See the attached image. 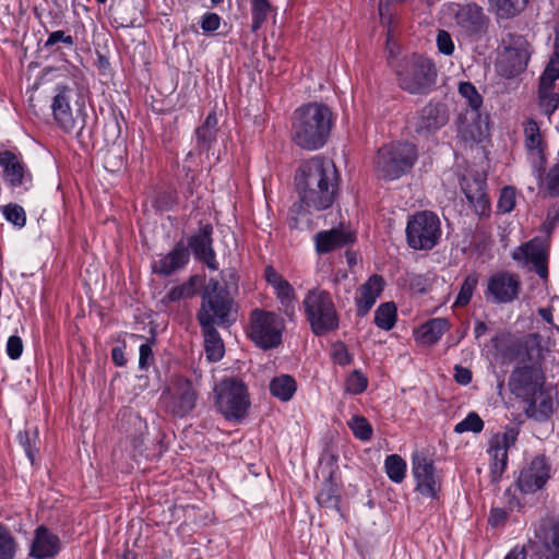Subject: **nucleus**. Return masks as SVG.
<instances>
[{"mask_svg":"<svg viewBox=\"0 0 559 559\" xmlns=\"http://www.w3.org/2000/svg\"><path fill=\"white\" fill-rule=\"evenodd\" d=\"M338 171L330 158L316 156L302 163L296 177L301 202L309 209L330 207L338 186Z\"/></svg>","mask_w":559,"mask_h":559,"instance_id":"f257e3e1","label":"nucleus"},{"mask_svg":"<svg viewBox=\"0 0 559 559\" xmlns=\"http://www.w3.org/2000/svg\"><path fill=\"white\" fill-rule=\"evenodd\" d=\"M334 115L323 103L312 102L297 108L292 117V140L302 150H319L326 143Z\"/></svg>","mask_w":559,"mask_h":559,"instance_id":"f03ea898","label":"nucleus"},{"mask_svg":"<svg viewBox=\"0 0 559 559\" xmlns=\"http://www.w3.org/2000/svg\"><path fill=\"white\" fill-rule=\"evenodd\" d=\"M417 157V147L413 143L392 142L378 150L374 170L384 180H395L413 168Z\"/></svg>","mask_w":559,"mask_h":559,"instance_id":"7ed1b4c3","label":"nucleus"},{"mask_svg":"<svg viewBox=\"0 0 559 559\" xmlns=\"http://www.w3.org/2000/svg\"><path fill=\"white\" fill-rule=\"evenodd\" d=\"M216 406L227 420L243 418L250 402L245 384L234 378L224 379L214 388Z\"/></svg>","mask_w":559,"mask_h":559,"instance_id":"20e7f679","label":"nucleus"},{"mask_svg":"<svg viewBox=\"0 0 559 559\" xmlns=\"http://www.w3.org/2000/svg\"><path fill=\"white\" fill-rule=\"evenodd\" d=\"M441 237V223L431 211H420L408 218L406 241L412 249L431 250Z\"/></svg>","mask_w":559,"mask_h":559,"instance_id":"39448f33","label":"nucleus"},{"mask_svg":"<svg viewBox=\"0 0 559 559\" xmlns=\"http://www.w3.org/2000/svg\"><path fill=\"white\" fill-rule=\"evenodd\" d=\"M400 86L411 94H425L436 83L437 71L430 59L413 56L397 72Z\"/></svg>","mask_w":559,"mask_h":559,"instance_id":"423d86ee","label":"nucleus"},{"mask_svg":"<svg viewBox=\"0 0 559 559\" xmlns=\"http://www.w3.org/2000/svg\"><path fill=\"white\" fill-rule=\"evenodd\" d=\"M56 95L51 104L53 117L58 124L67 133L80 134L85 127V112L83 106H79L73 112L70 107V99L73 91L63 85L56 87Z\"/></svg>","mask_w":559,"mask_h":559,"instance_id":"0eeeda50","label":"nucleus"},{"mask_svg":"<svg viewBox=\"0 0 559 559\" xmlns=\"http://www.w3.org/2000/svg\"><path fill=\"white\" fill-rule=\"evenodd\" d=\"M552 475V465L545 455H536L520 469L516 487L524 495L542 490Z\"/></svg>","mask_w":559,"mask_h":559,"instance_id":"6e6552de","label":"nucleus"},{"mask_svg":"<svg viewBox=\"0 0 559 559\" xmlns=\"http://www.w3.org/2000/svg\"><path fill=\"white\" fill-rule=\"evenodd\" d=\"M459 93L471 108L462 116L459 128L460 134L466 142H478L483 136L480 123L471 124L469 121L475 122L480 118L479 108L483 105V97L471 82L460 83Z\"/></svg>","mask_w":559,"mask_h":559,"instance_id":"1a4fd4ad","label":"nucleus"},{"mask_svg":"<svg viewBox=\"0 0 559 559\" xmlns=\"http://www.w3.org/2000/svg\"><path fill=\"white\" fill-rule=\"evenodd\" d=\"M412 474L416 490L426 498L435 499L441 489V475L436 469L433 461L426 454L415 452L412 456Z\"/></svg>","mask_w":559,"mask_h":559,"instance_id":"9d476101","label":"nucleus"},{"mask_svg":"<svg viewBox=\"0 0 559 559\" xmlns=\"http://www.w3.org/2000/svg\"><path fill=\"white\" fill-rule=\"evenodd\" d=\"M197 396L191 381L183 378L176 379L173 388L162 394L167 411L177 417H183L194 408Z\"/></svg>","mask_w":559,"mask_h":559,"instance_id":"9b49d317","label":"nucleus"},{"mask_svg":"<svg viewBox=\"0 0 559 559\" xmlns=\"http://www.w3.org/2000/svg\"><path fill=\"white\" fill-rule=\"evenodd\" d=\"M528 59L527 41L523 37L518 36L510 46L504 48L497 67L501 75L514 78L526 69Z\"/></svg>","mask_w":559,"mask_h":559,"instance_id":"f8f14e48","label":"nucleus"},{"mask_svg":"<svg viewBox=\"0 0 559 559\" xmlns=\"http://www.w3.org/2000/svg\"><path fill=\"white\" fill-rule=\"evenodd\" d=\"M283 328L275 317H252L248 333L259 347L267 349L281 343Z\"/></svg>","mask_w":559,"mask_h":559,"instance_id":"ddd939ff","label":"nucleus"},{"mask_svg":"<svg viewBox=\"0 0 559 559\" xmlns=\"http://www.w3.org/2000/svg\"><path fill=\"white\" fill-rule=\"evenodd\" d=\"M513 259L523 262L530 270L535 271L543 280L548 277V247L544 240L534 238L516 251L513 252Z\"/></svg>","mask_w":559,"mask_h":559,"instance_id":"4468645a","label":"nucleus"},{"mask_svg":"<svg viewBox=\"0 0 559 559\" xmlns=\"http://www.w3.org/2000/svg\"><path fill=\"white\" fill-rule=\"evenodd\" d=\"M449 121L447 106L441 103H428L415 117L414 130L417 134L428 136Z\"/></svg>","mask_w":559,"mask_h":559,"instance_id":"2eb2a0df","label":"nucleus"},{"mask_svg":"<svg viewBox=\"0 0 559 559\" xmlns=\"http://www.w3.org/2000/svg\"><path fill=\"white\" fill-rule=\"evenodd\" d=\"M229 317H199L204 336V348L210 361H218L225 354L224 342L216 330V325L230 323Z\"/></svg>","mask_w":559,"mask_h":559,"instance_id":"dca6fc26","label":"nucleus"},{"mask_svg":"<svg viewBox=\"0 0 559 559\" xmlns=\"http://www.w3.org/2000/svg\"><path fill=\"white\" fill-rule=\"evenodd\" d=\"M520 289L519 277L508 272H498L488 280L486 297L495 302L504 304L514 300Z\"/></svg>","mask_w":559,"mask_h":559,"instance_id":"f3484780","label":"nucleus"},{"mask_svg":"<svg viewBox=\"0 0 559 559\" xmlns=\"http://www.w3.org/2000/svg\"><path fill=\"white\" fill-rule=\"evenodd\" d=\"M523 399L527 403L525 408L527 417L539 423L547 421L558 405L556 393L551 389H545L544 386Z\"/></svg>","mask_w":559,"mask_h":559,"instance_id":"a211bd4d","label":"nucleus"},{"mask_svg":"<svg viewBox=\"0 0 559 559\" xmlns=\"http://www.w3.org/2000/svg\"><path fill=\"white\" fill-rule=\"evenodd\" d=\"M544 377L536 367H522L513 370L509 385L511 391L519 397H527L533 392L543 388Z\"/></svg>","mask_w":559,"mask_h":559,"instance_id":"6ab92c4d","label":"nucleus"},{"mask_svg":"<svg viewBox=\"0 0 559 559\" xmlns=\"http://www.w3.org/2000/svg\"><path fill=\"white\" fill-rule=\"evenodd\" d=\"M455 22L468 36L480 35L487 27V17L476 3L459 5L455 12Z\"/></svg>","mask_w":559,"mask_h":559,"instance_id":"aec40b11","label":"nucleus"},{"mask_svg":"<svg viewBox=\"0 0 559 559\" xmlns=\"http://www.w3.org/2000/svg\"><path fill=\"white\" fill-rule=\"evenodd\" d=\"M525 145L530 152L535 176L542 180L545 171L546 158L544 156V144L537 122L528 119L524 126Z\"/></svg>","mask_w":559,"mask_h":559,"instance_id":"412c9836","label":"nucleus"},{"mask_svg":"<svg viewBox=\"0 0 559 559\" xmlns=\"http://www.w3.org/2000/svg\"><path fill=\"white\" fill-rule=\"evenodd\" d=\"M202 308L213 314H229L234 311V301L218 281L211 280L203 295Z\"/></svg>","mask_w":559,"mask_h":559,"instance_id":"4be33fe9","label":"nucleus"},{"mask_svg":"<svg viewBox=\"0 0 559 559\" xmlns=\"http://www.w3.org/2000/svg\"><path fill=\"white\" fill-rule=\"evenodd\" d=\"M212 233L211 225L203 226L198 234L189 239V247L191 248L194 257L206 264L211 270H217L215 252L212 248Z\"/></svg>","mask_w":559,"mask_h":559,"instance_id":"5701e85b","label":"nucleus"},{"mask_svg":"<svg viewBox=\"0 0 559 559\" xmlns=\"http://www.w3.org/2000/svg\"><path fill=\"white\" fill-rule=\"evenodd\" d=\"M189 257L188 248L182 242H179L170 252L153 263V272L162 276H169L183 269L189 261Z\"/></svg>","mask_w":559,"mask_h":559,"instance_id":"b1692460","label":"nucleus"},{"mask_svg":"<svg viewBox=\"0 0 559 559\" xmlns=\"http://www.w3.org/2000/svg\"><path fill=\"white\" fill-rule=\"evenodd\" d=\"M461 186L475 212L478 215L485 214L489 209L485 179L480 176L464 177Z\"/></svg>","mask_w":559,"mask_h":559,"instance_id":"393cba45","label":"nucleus"},{"mask_svg":"<svg viewBox=\"0 0 559 559\" xmlns=\"http://www.w3.org/2000/svg\"><path fill=\"white\" fill-rule=\"evenodd\" d=\"M0 166L3 168L4 179L11 187H21L31 181V174L13 152L4 151L0 153Z\"/></svg>","mask_w":559,"mask_h":559,"instance_id":"a878e982","label":"nucleus"},{"mask_svg":"<svg viewBox=\"0 0 559 559\" xmlns=\"http://www.w3.org/2000/svg\"><path fill=\"white\" fill-rule=\"evenodd\" d=\"M266 283L272 287L280 304L286 311L293 310L296 300L295 289L273 266L267 265L264 270Z\"/></svg>","mask_w":559,"mask_h":559,"instance_id":"bb28decb","label":"nucleus"},{"mask_svg":"<svg viewBox=\"0 0 559 559\" xmlns=\"http://www.w3.org/2000/svg\"><path fill=\"white\" fill-rule=\"evenodd\" d=\"M355 239V234L349 229L332 228L316 235V249L319 253H328L353 243Z\"/></svg>","mask_w":559,"mask_h":559,"instance_id":"cd10ccee","label":"nucleus"},{"mask_svg":"<svg viewBox=\"0 0 559 559\" xmlns=\"http://www.w3.org/2000/svg\"><path fill=\"white\" fill-rule=\"evenodd\" d=\"M59 537L45 526L37 527L31 547V556L36 559L52 558L59 552Z\"/></svg>","mask_w":559,"mask_h":559,"instance_id":"c85d7f7f","label":"nucleus"},{"mask_svg":"<svg viewBox=\"0 0 559 559\" xmlns=\"http://www.w3.org/2000/svg\"><path fill=\"white\" fill-rule=\"evenodd\" d=\"M302 305L306 314H335L331 294L318 287L308 290Z\"/></svg>","mask_w":559,"mask_h":559,"instance_id":"c756f323","label":"nucleus"},{"mask_svg":"<svg viewBox=\"0 0 559 559\" xmlns=\"http://www.w3.org/2000/svg\"><path fill=\"white\" fill-rule=\"evenodd\" d=\"M384 281L380 275H372L362 284L356 296L359 312H368L383 290Z\"/></svg>","mask_w":559,"mask_h":559,"instance_id":"7c9ffc66","label":"nucleus"},{"mask_svg":"<svg viewBox=\"0 0 559 559\" xmlns=\"http://www.w3.org/2000/svg\"><path fill=\"white\" fill-rule=\"evenodd\" d=\"M495 357L502 364H508L520 357L522 353V343L519 338L510 334H501L493 340Z\"/></svg>","mask_w":559,"mask_h":559,"instance_id":"2f4dec72","label":"nucleus"},{"mask_svg":"<svg viewBox=\"0 0 559 559\" xmlns=\"http://www.w3.org/2000/svg\"><path fill=\"white\" fill-rule=\"evenodd\" d=\"M447 328L448 321L444 318H433L416 331V340L423 345H432L441 337Z\"/></svg>","mask_w":559,"mask_h":559,"instance_id":"473e14b6","label":"nucleus"},{"mask_svg":"<svg viewBox=\"0 0 559 559\" xmlns=\"http://www.w3.org/2000/svg\"><path fill=\"white\" fill-rule=\"evenodd\" d=\"M218 118L210 112L203 124L195 130L197 144L203 151H209L216 142Z\"/></svg>","mask_w":559,"mask_h":559,"instance_id":"72a5a7b5","label":"nucleus"},{"mask_svg":"<svg viewBox=\"0 0 559 559\" xmlns=\"http://www.w3.org/2000/svg\"><path fill=\"white\" fill-rule=\"evenodd\" d=\"M296 389V381L289 374H281L272 379L270 382V391L272 395L282 402L292 400Z\"/></svg>","mask_w":559,"mask_h":559,"instance_id":"f704fd0d","label":"nucleus"},{"mask_svg":"<svg viewBox=\"0 0 559 559\" xmlns=\"http://www.w3.org/2000/svg\"><path fill=\"white\" fill-rule=\"evenodd\" d=\"M508 451L490 441L488 454L491 459L490 469L493 480H499L508 465Z\"/></svg>","mask_w":559,"mask_h":559,"instance_id":"c9c22d12","label":"nucleus"},{"mask_svg":"<svg viewBox=\"0 0 559 559\" xmlns=\"http://www.w3.org/2000/svg\"><path fill=\"white\" fill-rule=\"evenodd\" d=\"M406 462L397 454L386 456L384 461V469L390 480L401 484L406 474Z\"/></svg>","mask_w":559,"mask_h":559,"instance_id":"e433bc0d","label":"nucleus"},{"mask_svg":"<svg viewBox=\"0 0 559 559\" xmlns=\"http://www.w3.org/2000/svg\"><path fill=\"white\" fill-rule=\"evenodd\" d=\"M530 0H489L500 17L509 19L521 13Z\"/></svg>","mask_w":559,"mask_h":559,"instance_id":"4c0bfd02","label":"nucleus"},{"mask_svg":"<svg viewBox=\"0 0 559 559\" xmlns=\"http://www.w3.org/2000/svg\"><path fill=\"white\" fill-rule=\"evenodd\" d=\"M197 277L191 276L187 282L173 287L165 296L164 300L169 302L188 299L197 294Z\"/></svg>","mask_w":559,"mask_h":559,"instance_id":"58836bf2","label":"nucleus"},{"mask_svg":"<svg viewBox=\"0 0 559 559\" xmlns=\"http://www.w3.org/2000/svg\"><path fill=\"white\" fill-rule=\"evenodd\" d=\"M478 284V274L472 273L465 277L461 285V289L454 300L453 307H464L469 301Z\"/></svg>","mask_w":559,"mask_h":559,"instance_id":"ea45409f","label":"nucleus"},{"mask_svg":"<svg viewBox=\"0 0 559 559\" xmlns=\"http://www.w3.org/2000/svg\"><path fill=\"white\" fill-rule=\"evenodd\" d=\"M538 104L543 114L550 117L559 107V93L556 88H538Z\"/></svg>","mask_w":559,"mask_h":559,"instance_id":"a19ab883","label":"nucleus"},{"mask_svg":"<svg viewBox=\"0 0 559 559\" xmlns=\"http://www.w3.org/2000/svg\"><path fill=\"white\" fill-rule=\"evenodd\" d=\"M336 491V486L331 479L324 480L317 495L318 503L325 508H336L338 503Z\"/></svg>","mask_w":559,"mask_h":559,"instance_id":"79ce46f5","label":"nucleus"},{"mask_svg":"<svg viewBox=\"0 0 559 559\" xmlns=\"http://www.w3.org/2000/svg\"><path fill=\"white\" fill-rule=\"evenodd\" d=\"M484 429V421L475 412H471L467 416L459 421L454 427L455 433L473 432L479 433Z\"/></svg>","mask_w":559,"mask_h":559,"instance_id":"37998d69","label":"nucleus"},{"mask_svg":"<svg viewBox=\"0 0 559 559\" xmlns=\"http://www.w3.org/2000/svg\"><path fill=\"white\" fill-rule=\"evenodd\" d=\"M314 334L323 335L338 328V317H308Z\"/></svg>","mask_w":559,"mask_h":559,"instance_id":"c03bdc74","label":"nucleus"},{"mask_svg":"<svg viewBox=\"0 0 559 559\" xmlns=\"http://www.w3.org/2000/svg\"><path fill=\"white\" fill-rule=\"evenodd\" d=\"M271 5L267 0H252V29L257 31L269 16Z\"/></svg>","mask_w":559,"mask_h":559,"instance_id":"a18cd8bd","label":"nucleus"},{"mask_svg":"<svg viewBox=\"0 0 559 559\" xmlns=\"http://www.w3.org/2000/svg\"><path fill=\"white\" fill-rule=\"evenodd\" d=\"M559 79V63L549 61L539 78L538 88H556V82Z\"/></svg>","mask_w":559,"mask_h":559,"instance_id":"49530a36","label":"nucleus"},{"mask_svg":"<svg viewBox=\"0 0 559 559\" xmlns=\"http://www.w3.org/2000/svg\"><path fill=\"white\" fill-rule=\"evenodd\" d=\"M354 436L359 440L367 441L372 436V428L368 420L360 416H354L348 423Z\"/></svg>","mask_w":559,"mask_h":559,"instance_id":"de8ad7c7","label":"nucleus"},{"mask_svg":"<svg viewBox=\"0 0 559 559\" xmlns=\"http://www.w3.org/2000/svg\"><path fill=\"white\" fill-rule=\"evenodd\" d=\"M2 214L5 219L17 227H23L26 223V215L24 209L14 203H10L2 207Z\"/></svg>","mask_w":559,"mask_h":559,"instance_id":"09e8293b","label":"nucleus"},{"mask_svg":"<svg viewBox=\"0 0 559 559\" xmlns=\"http://www.w3.org/2000/svg\"><path fill=\"white\" fill-rule=\"evenodd\" d=\"M346 391L352 394L362 393L368 385L367 377L359 370H354L346 379Z\"/></svg>","mask_w":559,"mask_h":559,"instance_id":"8fccbe9b","label":"nucleus"},{"mask_svg":"<svg viewBox=\"0 0 559 559\" xmlns=\"http://www.w3.org/2000/svg\"><path fill=\"white\" fill-rule=\"evenodd\" d=\"M516 193L513 187H504L499 195L497 209L500 213H510L515 206Z\"/></svg>","mask_w":559,"mask_h":559,"instance_id":"3c124183","label":"nucleus"},{"mask_svg":"<svg viewBox=\"0 0 559 559\" xmlns=\"http://www.w3.org/2000/svg\"><path fill=\"white\" fill-rule=\"evenodd\" d=\"M14 552V539L7 530L0 526V559H13Z\"/></svg>","mask_w":559,"mask_h":559,"instance_id":"603ef678","label":"nucleus"},{"mask_svg":"<svg viewBox=\"0 0 559 559\" xmlns=\"http://www.w3.org/2000/svg\"><path fill=\"white\" fill-rule=\"evenodd\" d=\"M519 437V429L515 427H507L502 435H496L492 437L490 441L493 443L509 450L513 447Z\"/></svg>","mask_w":559,"mask_h":559,"instance_id":"864d4df0","label":"nucleus"},{"mask_svg":"<svg viewBox=\"0 0 559 559\" xmlns=\"http://www.w3.org/2000/svg\"><path fill=\"white\" fill-rule=\"evenodd\" d=\"M58 44H63L67 47L72 48L75 44L74 37L67 34L64 31L51 32L45 41V48L50 49Z\"/></svg>","mask_w":559,"mask_h":559,"instance_id":"5fc2aeb1","label":"nucleus"},{"mask_svg":"<svg viewBox=\"0 0 559 559\" xmlns=\"http://www.w3.org/2000/svg\"><path fill=\"white\" fill-rule=\"evenodd\" d=\"M331 356L340 366H347L353 360L352 355L343 342H336L332 345Z\"/></svg>","mask_w":559,"mask_h":559,"instance_id":"6e6d98bb","label":"nucleus"},{"mask_svg":"<svg viewBox=\"0 0 559 559\" xmlns=\"http://www.w3.org/2000/svg\"><path fill=\"white\" fill-rule=\"evenodd\" d=\"M437 46L439 51L445 56H451L454 51L452 37L444 29H440L437 34Z\"/></svg>","mask_w":559,"mask_h":559,"instance_id":"4d7b16f0","label":"nucleus"},{"mask_svg":"<svg viewBox=\"0 0 559 559\" xmlns=\"http://www.w3.org/2000/svg\"><path fill=\"white\" fill-rule=\"evenodd\" d=\"M221 24V17L216 13H205L201 19V28L204 33L215 32Z\"/></svg>","mask_w":559,"mask_h":559,"instance_id":"13d9d810","label":"nucleus"},{"mask_svg":"<svg viewBox=\"0 0 559 559\" xmlns=\"http://www.w3.org/2000/svg\"><path fill=\"white\" fill-rule=\"evenodd\" d=\"M23 353V343L22 340L16 336L12 335L9 337L7 342V354L11 359H17L21 357Z\"/></svg>","mask_w":559,"mask_h":559,"instance_id":"bf43d9fd","label":"nucleus"},{"mask_svg":"<svg viewBox=\"0 0 559 559\" xmlns=\"http://www.w3.org/2000/svg\"><path fill=\"white\" fill-rule=\"evenodd\" d=\"M547 189L551 195L559 194V163L556 164L547 175Z\"/></svg>","mask_w":559,"mask_h":559,"instance_id":"052dcab7","label":"nucleus"},{"mask_svg":"<svg viewBox=\"0 0 559 559\" xmlns=\"http://www.w3.org/2000/svg\"><path fill=\"white\" fill-rule=\"evenodd\" d=\"M139 367L146 369L153 360V350L150 344L145 343L140 346L139 349Z\"/></svg>","mask_w":559,"mask_h":559,"instance_id":"680f3d73","label":"nucleus"},{"mask_svg":"<svg viewBox=\"0 0 559 559\" xmlns=\"http://www.w3.org/2000/svg\"><path fill=\"white\" fill-rule=\"evenodd\" d=\"M508 519V512L501 508H493L490 511L488 523L492 527L502 525Z\"/></svg>","mask_w":559,"mask_h":559,"instance_id":"e2e57ef3","label":"nucleus"},{"mask_svg":"<svg viewBox=\"0 0 559 559\" xmlns=\"http://www.w3.org/2000/svg\"><path fill=\"white\" fill-rule=\"evenodd\" d=\"M454 378L457 383L466 385L472 381V372L467 368L456 366Z\"/></svg>","mask_w":559,"mask_h":559,"instance_id":"0e129e2a","label":"nucleus"},{"mask_svg":"<svg viewBox=\"0 0 559 559\" xmlns=\"http://www.w3.org/2000/svg\"><path fill=\"white\" fill-rule=\"evenodd\" d=\"M374 323L378 328L390 331L396 323V317H374Z\"/></svg>","mask_w":559,"mask_h":559,"instance_id":"69168bd1","label":"nucleus"},{"mask_svg":"<svg viewBox=\"0 0 559 559\" xmlns=\"http://www.w3.org/2000/svg\"><path fill=\"white\" fill-rule=\"evenodd\" d=\"M20 442L23 445L25 453L31 461V463H34L35 460V451L31 445L28 433L25 432V435H20Z\"/></svg>","mask_w":559,"mask_h":559,"instance_id":"338daca9","label":"nucleus"},{"mask_svg":"<svg viewBox=\"0 0 559 559\" xmlns=\"http://www.w3.org/2000/svg\"><path fill=\"white\" fill-rule=\"evenodd\" d=\"M111 357H112L114 362L117 366H119V367L124 366L126 358H124L123 349L120 346H117V347L112 348Z\"/></svg>","mask_w":559,"mask_h":559,"instance_id":"774afa93","label":"nucleus"}]
</instances>
